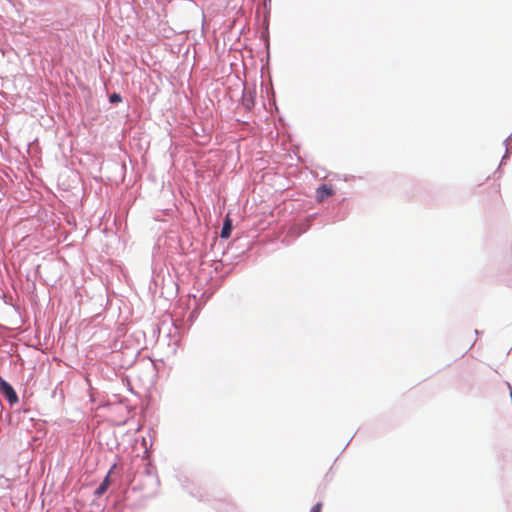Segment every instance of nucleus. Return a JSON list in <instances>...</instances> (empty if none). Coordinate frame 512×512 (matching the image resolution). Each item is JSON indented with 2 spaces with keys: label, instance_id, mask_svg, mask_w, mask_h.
Here are the masks:
<instances>
[{
  "label": "nucleus",
  "instance_id": "nucleus-5",
  "mask_svg": "<svg viewBox=\"0 0 512 512\" xmlns=\"http://www.w3.org/2000/svg\"><path fill=\"white\" fill-rule=\"evenodd\" d=\"M121 100H122L121 96L119 94H117V93H113L109 97L110 103H113V104L114 103H119V102H121Z\"/></svg>",
  "mask_w": 512,
  "mask_h": 512
},
{
  "label": "nucleus",
  "instance_id": "nucleus-2",
  "mask_svg": "<svg viewBox=\"0 0 512 512\" xmlns=\"http://www.w3.org/2000/svg\"><path fill=\"white\" fill-rule=\"evenodd\" d=\"M334 194V190L331 186H328L326 184L321 185L317 188L316 192V198L319 202L324 201L328 197L332 196Z\"/></svg>",
  "mask_w": 512,
  "mask_h": 512
},
{
  "label": "nucleus",
  "instance_id": "nucleus-3",
  "mask_svg": "<svg viewBox=\"0 0 512 512\" xmlns=\"http://www.w3.org/2000/svg\"><path fill=\"white\" fill-rule=\"evenodd\" d=\"M111 472H112V470L109 471L107 476L104 478L103 482L96 489L95 494L97 496H101V495H103L107 491V489H108V487L110 485V474H111Z\"/></svg>",
  "mask_w": 512,
  "mask_h": 512
},
{
  "label": "nucleus",
  "instance_id": "nucleus-1",
  "mask_svg": "<svg viewBox=\"0 0 512 512\" xmlns=\"http://www.w3.org/2000/svg\"><path fill=\"white\" fill-rule=\"evenodd\" d=\"M0 392L13 404L18 401L17 394L13 387L0 377Z\"/></svg>",
  "mask_w": 512,
  "mask_h": 512
},
{
  "label": "nucleus",
  "instance_id": "nucleus-4",
  "mask_svg": "<svg viewBox=\"0 0 512 512\" xmlns=\"http://www.w3.org/2000/svg\"><path fill=\"white\" fill-rule=\"evenodd\" d=\"M231 230H232V221L230 218L227 217L224 221L220 236L225 239L229 238L230 234H231Z\"/></svg>",
  "mask_w": 512,
  "mask_h": 512
},
{
  "label": "nucleus",
  "instance_id": "nucleus-6",
  "mask_svg": "<svg viewBox=\"0 0 512 512\" xmlns=\"http://www.w3.org/2000/svg\"><path fill=\"white\" fill-rule=\"evenodd\" d=\"M322 510V503L318 502L317 504H315L311 511L310 512H321Z\"/></svg>",
  "mask_w": 512,
  "mask_h": 512
}]
</instances>
